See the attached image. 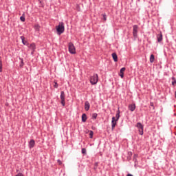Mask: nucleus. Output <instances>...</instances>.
Wrapping results in <instances>:
<instances>
[{
	"label": "nucleus",
	"instance_id": "1",
	"mask_svg": "<svg viewBox=\"0 0 176 176\" xmlns=\"http://www.w3.org/2000/svg\"><path fill=\"white\" fill-rule=\"evenodd\" d=\"M120 118V110L118 109L116 111V117H113L112 118V120H111V129L113 130L116 124H117V121L119 120Z\"/></svg>",
	"mask_w": 176,
	"mask_h": 176
},
{
	"label": "nucleus",
	"instance_id": "2",
	"mask_svg": "<svg viewBox=\"0 0 176 176\" xmlns=\"http://www.w3.org/2000/svg\"><path fill=\"white\" fill-rule=\"evenodd\" d=\"M56 31L58 35H61V34L64 33L65 30V28L64 27V23L60 22L59 23L58 25L56 26Z\"/></svg>",
	"mask_w": 176,
	"mask_h": 176
},
{
	"label": "nucleus",
	"instance_id": "3",
	"mask_svg": "<svg viewBox=\"0 0 176 176\" xmlns=\"http://www.w3.org/2000/svg\"><path fill=\"white\" fill-rule=\"evenodd\" d=\"M89 81H90V83L92 85H94L97 84V82L98 81V74H94V75L90 77Z\"/></svg>",
	"mask_w": 176,
	"mask_h": 176
},
{
	"label": "nucleus",
	"instance_id": "4",
	"mask_svg": "<svg viewBox=\"0 0 176 176\" xmlns=\"http://www.w3.org/2000/svg\"><path fill=\"white\" fill-rule=\"evenodd\" d=\"M69 52L72 54H75L76 53L75 46L72 43H69L68 44Z\"/></svg>",
	"mask_w": 176,
	"mask_h": 176
},
{
	"label": "nucleus",
	"instance_id": "5",
	"mask_svg": "<svg viewBox=\"0 0 176 176\" xmlns=\"http://www.w3.org/2000/svg\"><path fill=\"white\" fill-rule=\"evenodd\" d=\"M60 100H61V104L64 107L65 106V93L64 91H62L60 92Z\"/></svg>",
	"mask_w": 176,
	"mask_h": 176
},
{
	"label": "nucleus",
	"instance_id": "6",
	"mask_svg": "<svg viewBox=\"0 0 176 176\" xmlns=\"http://www.w3.org/2000/svg\"><path fill=\"white\" fill-rule=\"evenodd\" d=\"M135 126L138 129L140 134L141 135H142L143 133H144V132H143V129H144L143 125L140 122H138Z\"/></svg>",
	"mask_w": 176,
	"mask_h": 176
},
{
	"label": "nucleus",
	"instance_id": "7",
	"mask_svg": "<svg viewBox=\"0 0 176 176\" xmlns=\"http://www.w3.org/2000/svg\"><path fill=\"white\" fill-rule=\"evenodd\" d=\"M138 26L135 25L133 26V35L135 38H137L138 36Z\"/></svg>",
	"mask_w": 176,
	"mask_h": 176
},
{
	"label": "nucleus",
	"instance_id": "8",
	"mask_svg": "<svg viewBox=\"0 0 176 176\" xmlns=\"http://www.w3.org/2000/svg\"><path fill=\"white\" fill-rule=\"evenodd\" d=\"M28 146H29L30 149H32V148H34V146H35V140H30V141L29 142Z\"/></svg>",
	"mask_w": 176,
	"mask_h": 176
},
{
	"label": "nucleus",
	"instance_id": "9",
	"mask_svg": "<svg viewBox=\"0 0 176 176\" xmlns=\"http://www.w3.org/2000/svg\"><path fill=\"white\" fill-rule=\"evenodd\" d=\"M30 47L32 50V54H34V52H35V50L36 49V46L35 45V43H32Z\"/></svg>",
	"mask_w": 176,
	"mask_h": 176
},
{
	"label": "nucleus",
	"instance_id": "10",
	"mask_svg": "<svg viewBox=\"0 0 176 176\" xmlns=\"http://www.w3.org/2000/svg\"><path fill=\"white\" fill-rule=\"evenodd\" d=\"M89 107H90V104H89V102L88 101H86L85 102V109L86 111H88L89 109Z\"/></svg>",
	"mask_w": 176,
	"mask_h": 176
},
{
	"label": "nucleus",
	"instance_id": "11",
	"mask_svg": "<svg viewBox=\"0 0 176 176\" xmlns=\"http://www.w3.org/2000/svg\"><path fill=\"white\" fill-rule=\"evenodd\" d=\"M126 68L125 67H122L120 69V76L123 78H124V72L125 71Z\"/></svg>",
	"mask_w": 176,
	"mask_h": 176
},
{
	"label": "nucleus",
	"instance_id": "12",
	"mask_svg": "<svg viewBox=\"0 0 176 176\" xmlns=\"http://www.w3.org/2000/svg\"><path fill=\"white\" fill-rule=\"evenodd\" d=\"M129 110H131V111H133L135 109V104H131L129 106Z\"/></svg>",
	"mask_w": 176,
	"mask_h": 176
},
{
	"label": "nucleus",
	"instance_id": "13",
	"mask_svg": "<svg viewBox=\"0 0 176 176\" xmlns=\"http://www.w3.org/2000/svg\"><path fill=\"white\" fill-rule=\"evenodd\" d=\"M157 41L160 43L162 41V34H160L157 35Z\"/></svg>",
	"mask_w": 176,
	"mask_h": 176
},
{
	"label": "nucleus",
	"instance_id": "14",
	"mask_svg": "<svg viewBox=\"0 0 176 176\" xmlns=\"http://www.w3.org/2000/svg\"><path fill=\"white\" fill-rule=\"evenodd\" d=\"M112 57H113V59L115 62L118 61V56H117V54L116 53L112 54Z\"/></svg>",
	"mask_w": 176,
	"mask_h": 176
},
{
	"label": "nucleus",
	"instance_id": "15",
	"mask_svg": "<svg viewBox=\"0 0 176 176\" xmlns=\"http://www.w3.org/2000/svg\"><path fill=\"white\" fill-rule=\"evenodd\" d=\"M86 120H87V116H86L85 113H83V114L82 115V121L83 122H86Z\"/></svg>",
	"mask_w": 176,
	"mask_h": 176
},
{
	"label": "nucleus",
	"instance_id": "16",
	"mask_svg": "<svg viewBox=\"0 0 176 176\" xmlns=\"http://www.w3.org/2000/svg\"><path fill=\"white\" fill-rule=\"evenodd\" d=\"M21 41H22V43L23 44V45H27V41H25V38H24V36H21Z\"/></svg>",
	"mask_w": 176,
	"mask_h": 176
},
{
	"label": "nucleus",
	"instance_id": "17",
	"mask_svg": "<svg viewBox=\"0 0 176 176\" xmlns=\"http://www.w3.org/2000/svg\"><path fill=\"white\" fill-rule=\"evenodd\" d=\"M155 60V56L153 54H151V56H150V62L151 63H153Z\"/></svg>",
	"mask_w": 176,
	"mask_h": 176
},
{
	"label": "nucleus",
	"instance_id": "18",
	"mask_svg": "<svg viewBox=\"0 0 176 176\" xmlns=\"http://www.w3.org/2000/svg\"><path fill=\"white\" fill-rule=\"evenodd\" d=\"M3 72V63H2V60L0 59V72Z\"/></svg>",
	"mask_w": 176,
	"mask_h": 176
},
{
	"label": "nucleus",
	"instance_id": "19",
	"mask_svg": "<svg viewBox=\"0 0 176 176\" xmlns=\"http://www.w3.org/2000/svg\"><path fill=\"white\" fill-rule=\"evenodd\" d=\"M41 28V26H39V25L36 24L34 25V29L36 30V31H39V29Z\"/></svg>",
	"mask_w": 176,
	"mask_h": 176
},
{
	"label": "nucleus",
	"instance_id": "20",
	"mask_svg": "<svg viewBox=\"0 0 176 176\" xmlns=\"http://www.w3.org/2000/svg\"><path fill=\"white\" fill-rule=\"evenodd\" d=\"M19 60H21L20 67H23L24 65V60L21 58H19Z\"/></svg>",
	"mask_w": 176,
	"mask_h": 176
},
{
	"label": "nucleus",
	"instance_id": "21",
	"mask_svg": "<svg viewBox=\"0 0 176 176\" xmlns=\"http://www.w3.org/2000/svg\"><path fill=\"white\" fill-rule=\"evenodd\" d=\"M172 85H174L175 84H176V79L175 77H172Z\"/></svg>",
	"mask_w": 176,
	"mask_h": 176
},
{
	"label": "nucleus",
	"instance_id": "22",
	"mask_svg": "<svg viewBox=\"0 0 176 176\" xmlns=\"http://www.w3.org/2000/svg\"><path fill=\"white\" fill-rule=\"evenodd\" d=\"M20 19L23 22L25 21V17H24V14H23L22 16L20 17Z\"/></svg>",
	"mask_w": 176,
	"mask_h": 176
},
{
	"label": "nucleus",
	"instance_id": "23",
	"mask_svg": "<svg viewBox=\"0 0 176 176\" xmlns=\"http://www.w3.org/2000/svg\"><path fill=\"white\" fill-rule=\"evenodd\" d=\"M54 87H55V88H58V83L57 82H54Z\"/></svg>",
	"mask_w": 176,
	"mask_h": 176
},
{
	"label": "nucleus",
	"instance_id": "24",
	"mask_svg": "<svg viewBox=\"0 0 176 176\" xmlns=\"http://www.w3.org/2000/svg\"><path fill=\"white\" fill-rule=\"evenodd\" d=\"M93 134H94V132L92 131H90V133H89L90 138H92Z\"/></svg>",
	"mask_w": 176,
	"mask_h": 176
},
{
	"label": "nucleus",
	"instance_id": "25",
	"mask_svg": "<svg viewBox=\"0 0 176 176\" xmlns=\"http://www.w3.org/2000/svg\"><path fill=\"white\" fill-rule=\"evenodd\" d=\"M81 152L83 154L86 153V149L85 148H82Z\"/></svg>",
	"mask_w": 176,
	"mask_h": 176
},
{
	"label": "nucleus",
	"instance_id": "26",
	"mask_svg": "<svg viewBox=\"0 0 176 176\" xmlns=\"http://www.w3.org/2000/svg\"><path fill=\"white\" fill-rule=\"evenodd\" d=\"M15 176H24V175L23 173H19Z\"/></svg>",
	"mask_w": 176,
	"mask_h": 176
},
{
	"label": "nucleus",
	"instance_id": "27",
	"mask_svg": "<svg viewBox=\"0 0 176 176\" xmlns=\"http://www.w3.org/2000/svg\"><path fill=\"white\" fill-rule=\"evenodd\" d=\"M97 116H98L97 113H94L92 117L94 119H96Z\"/></svg>",
	"mask_w": 176,
	"mask_h": 176
},
{
	"label": "nucleus",
	"instance_id": "28",
	"mask_svg": "<svg viewBox=\"0 0 176 176\" xmlns=\"http://www.w3.org/2000/svg\"><path fill=\"white\" fill-rule=\"evenodd\" d=\"M57 162H58V163H59V164H61V160H58Z\"/></svg>",
	"mask_w": 176,
	"mask_h": 176
},
{
	"label": "nucleus",
	"instance_id": "29",
	"mask_svg": "<svg viewBox=\"0 0 176 176\" xmlns=\"http://www.w3.org/2000/svg\"><path fill=\"white\" fill-rule=\"evenodd\" d=\"M127 176H133V175L129 173V174L127 175Z\"/></svg>",
	"mask_w": 176,
	"mask_h": 176
},
{
	"label": "nucleus",
	"instance_id": "30",
	"mask_svg": "<svg viewBox=\"0 0 176 176\" xmlns=\"http://www.w3.org/2000/svg\"><path fill=\"white\" fill-rule=\"evenodd\" d=\"M104 21H106V16L105 15H104Z\"/></svg>",
	"mask_w": 176,
	"mask_h": 176
},
{
	"label": "nucleus",
	"instance_id": "31",
	"mask_svg": "<svg viewBox=\"0 0 176 176\" xmlns=\"http://www.w3.org/2000/svg\"><path fill=\"white\" fill-rule=\"evenodd\" d=\"M151 105L152 107H153V103H151Z\"/></svg>",
	"mask_w": 176,
	"mask_h": 176
},
{
	"label": "nucleus",
	"instance_id": "32",
	"mask_svg": "<svg viewBox=\"0 0 176 176\" xmlns=\"http://www.w3.org/2000/svg\"><path fill=\"white\" fill-rule=\"evenodd\" d=\"M175 98H176V91H175Z\"/></svg>",
	"mask_w": 176,
	"mask_h": 176
}]
</instances>
